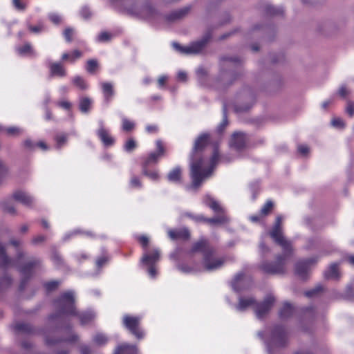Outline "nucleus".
I'll return each instance as SVG.
<instances>
[{"label": "nucleus", "instance_id": "nucleus-1", "mask_svg": "<svg viewBox=\"0 0 354 354\" xmlns=\"http://www.w3.org/2000/svg\"><path fill=\"white\" fill-rule=\"evenodd\" d=\"M209 140V134L203 133L195 140L192 151L190 154V176L192 180V187L197 188L208 178L214 167L218 160V151L214 149L209 165L202 155V151Z\"/></svg>", "mask_w": 354, "mask_h": 354}, {"label": "nucleus", "instance_id": "nucleus-2", "mask_svg": "<svg viewBox=\"0 0 354 354\" xmlns=\"http://www.w3.org/2000/svg\"><path fill=\"white\" fill-rule=\"evenodd\" d=\"M282 221V216H277L275 223L269 234L274 241L282 248L283 254L278 255L274 262L264 261L261 263V268L266 273L272 274L284 273L286 262L292 255V243L283 235Z\"/></svg>", "mask_w": 354, "mask_h": 354}, {"label": "nucleus", "instance_id": "nucleus-3", "mask_svg": "<svg viewBox=\"0 0 354 354\" xmlns=\"http://www.w3.org/2000/svg\"><path fill=\"white\" fill-rule=\"evenodd\" d=\"M200 252L203 254L202 265L205 270L213 272L223 267L225 258L216 254V250L209 245L206 239H201L194 243L190 254Z\"/></svg>", "mask_w": 354, "mask_h": 354}, {"label": "nucleus", "instance_id": "nucleus-4", "mask_svg": "<svg viewBox=\"0 0 354 354\" xmlns=\"http://www.w3.org/2000/svg\"><path fill=\"white\" fill-rule=\"evenodd\" d=\"M54 305L57 313L50 316L49 319L52 321L58 319L60 315H75L76 309L75 306L74 291L68 290L62 293L59 297L55 300Z\"/></svg>", "mask_w": 354, "mask_h": 354}, {"label": "nucleus", "instance_id": "nucleus-5", "mask_svg": "<svg viewBox=\"0 0 354 354\" xmlns=\"http://www.w3.org/2000/svg\"><path fill=\"white\" fill-rule=\"evenodd\" d=\"M288 343V333L285 328L280 325L274 326L266 337V344L269 354H274L278 349L284 347Z\"/></svg>", "mask_w": 354, "mask_h": 354}, {"label": "nucleus", "instance_id": "nucleus-6", "mask_svg": "<svg viewBox=\"0 0 354 354\" xmlns=\"http://www.w3.org/2000/svg\"><path fill=\"white\" fill-rule=\"evenodd\" d=\"M241 61L237 57H223L221 59V72L219 81L225 86H229L236 77V75L231 68L238 66Z\"/></svg>", "mask_w": 354, "mask_h": 354}, {"label": "nucleus", "instance_id": "nucleus-7", "mask_svg": "<svg viewBox=\"0 0 354 354\" xmlns=\"http://www.w3.org/2000/svg\"><path fill=\"white\" fill-rule=\"evenodd\" d=\"M203 203L211 208L214 212L220 214L214 218H206L205 222L211 225L223 224L227 221V216L224 214V209L219 203L209 195H206L203 198Z\"/></svg>", "mask_w": 354, "mask_h": 354}, {"label": "nucleus", "instance_id": "nucleus-8", "mask_svg": "<svg viewBox=\"0 0 354 354\" xmlns=\"http://www.w3.org/2000/svg\"><path fill=\"white\" fill-rule=\"evenodd\" d=\"M211 38L210 32H207L203 37L186 46H182L177 42H173L172 46L175 50L183 54H198L201 53Z\"/></svg>", "mask_w": 354, "mask_h": 354}, {"label": "nucleus", "instance_id": "nucleus-9", "mask_svg": "<svg viewBox=\"0 0 354 354\" xmlns=\"http://www.w3.org/2000/svg\"><path fill=\"white\" fill-rule=\"evenodd\" d=\"M141 317L125 315L123 317L122 323L124 327L129 330L138 339H142L144 332L140 327Z\"/></svg>", "mask_w": 354, "mask_h": 354}, {"label": "nucleus", "instance_id": "nucleus-10", "mask_svg": "<svg viewBox=\"0 0 354 354\" xmlns=\"http://www.w3.org/2000/svg\"><path fill=\"white\" fill-rule=\"evenodd\" d=\"M41 265L39 259L33 258L28 261L25 265L19 268V272L22 275V279L19 286L20 290H23L28 279L32 276L33 270Z\"/></svg>", "mask_w": 354, "mask_h": 354}, {"label": "nucleus", "instance_id": "nucleus-11", "mask_svg": "<svg viewBox=\"0 0 354 354\" xmlns=\"http://www.w3.org/2000/svg\"><path fill=\"white\" fill-rule=\"evenodd\" d=\"M274 301V297L272 295H268L262 302L256 303L254 312L257 317L258 319H263L271 310Z\"/></svg>", "mask_w": 354, "mask_h": 354}, {"label": "nucleus", "instance_id": "nucleus-12", "mask_svg": "<svg viewBox=\"0 0 354 354\" xmlns=\"http://www.w3.org/2000/svg\"><path fill=\"white\" fill-rule=\"evenodd\" d=\"M316 258H309L308 259L300 261L295 265V273L302 279H306L312 266L316 263Z\"/></svg>", "mask_w": 354, "mask_h": 354}, {"label": "nucleus", "instance_id": "nucleus-13", "mask_svg": "<svg viewBox=\"0 0 354 354\" xmlns=\"http://www.w3.org/2000/svg\"><path fill=\"white\" fill-rule=\"evenodd\" d=\"M156 144L157 151L156 152L151 153L148 156V157L142 163V166L148 167L151 165L156 164L159 158L164 156L165 147L162 145V142L160 140H157Z\"/></svg>", "mask_w": 354, "mask_h": 354}, {"label": "nucleus", "instance_id": "nucleus-14", "mask_svg": "<svg viewBox=\"0 0 354 354\" xmlns=\"http://www.w3.org/2000/svg\"><path fill=\"white\" fill-rule=\"evenodd\" d=\"M98 124L99 129L97 131L98 138L105 146H112L115 142L114 138L111 136L109 130L104 127L102 120H100Z\"/></svg>", "mask_w": 354, "mask_h": 354}, {"label": "nucleus", "instance_id": "nucleus-15", "mask_svg": "<svg viewBox=\"0 0 354 354\" xmlns=\"http://www.w3.org/2000/svg\"><path fill=\"white\" fill-rule=\"evenodd\" d=\"M246 281H248L243 272L237 273L231 282V286L235 292H240L247 288Z\"/></svg>", "mask_w": 354, "mask_h": 354}, {"label": "nucleus", "instance_id": "nucleus-16", "mask_svg": "<svg viewBox=\"0 0 354 354\" xmlns=\"http://www.w3.org/2000/svg\"><path fill=\"white\" fill-rule=\"evenodd\" d=\"M15 266V261L7 255L5 247L0 243V268L7 270Z\"/></svg>", "mask_w": 354, "mask_h": 354}, {"label": "nucleus", "instance_id": "nucleus-17", "mask_svg": "<svg viewBox=\"0 0 354 354\" xmlns=\"http://www.w3.org/2000/svg\"><path fill=\"white\" fill-rule=\"evenodd\" d=\"M160 250L154 249L151 253L145 252L141 259V263L145 266L155 265L160 259Z\"/></svg>", "mask_w": 354, "mask_h": 354}, {"label": "nucleus", "instance_id": "nucleus-18", "mask_svg": "<svg viewBox=\"0 0 354 354\" xmlns=\"http://www.w3.org/2000/svg\"><path fill=\"white\" fill-rule=\"evenodd\" d=\"M13 198L26 206H30L33 202L34 198L29 194L21 190H17L12 194Z\"/></svg>", "mask_w": 354, "mask_h": 354}, {"label": "nucleus", "instance_id": "nucleus-19", "mask_svg": "<svg viewBox=\"0 0 354 354\" xmlns=\"http://www.w3.org/2000/svg\"><path fill=\"white\" fill-rule=\"evenodd\" d=\"M246 135L241 132L234 133L232 136L230 145L237 150L242 149L246 144Z\"/></svg>", "mask_w": 354, "mask_h": 354}, {"label": "nucleus", "instance_id": "nucleus-20", "mask_svg": "<svg viewBox=\"0 0 354 354\" xmlns=\"http://www.w3.org/2000/svg\"><path fill=\"white\" fill-rule=\"evenodd\" d=\"M48 68L50 76L64 77L67 75L66 71L61 62H50Z\"/></svg>", "mask_w": 354, "mask_h": 354}, {"label": "nucleus", "instance_id": "nucleus-21", "mask_svg": "<svg viewBox=\"0 0 354 354\" xmlns=\"http://www.w3.org/2000/svg\"><path fill=\"white\" fill-rule=\"evenodd\" d=\"M190 10L189 6H185L178 10L172 11L166 16L165 19L169 22H174L185 17Z\"/></svg>", "mask_w": 354, "mask_h": 354}, {"label": "nucleus", "instance_id": "nucleus-22", "mask_svg": "<svg viewBox=\"0 0 354 354\" xmlns=\"http://www.w3.org/2000/svg\"><path fill=\"white\" fill-rule=\"evenodd\" d=\"M168 236L171 240H186L188 239L190 234L187 228H182L178 230H169Z\"/></svg>", "mask_w": 354, "mask_h": 354}, {"label": "nucleus", "instance_id": "nucleus-23", "mask_svg": "<svg viewBox=\"0 0 354 354\" xmlns=\"http://www.w3.org/2000/svg\"><path fill=\"white\" fill-rule=\"evenodd\" d=\"M100 85L104 95V102L106 104H109L111 101L115 94L113 85L111 82H102Z\"/></svg>", "mask_w": 354, "mask_h": 354}, {"label": "nucleus", "instance_id": "nucleus-24", "mask_svg": "<svg viewBox=\"0 0 354 354\" xmlns=\"http://www.w3.org/2000/svg\"><path fill=\"white\" fill-rule=\"evenodd\" d=\"M64 333L68 336L66 337L65 338H64L63 339L52 340V339H50L49 338H46V344L48 345H50V344H56V343H57L59 342H62V341L67 342H75L78 339V336L73 332L71 328H64Z\"/></svg>", "mask_w": 354, "mask_h": 354}, {"label": "nucleus", "instance_id": "nucleus-25", "mask_svg": "<svg viewBox=\"0 0 354 354\" xmlns=\"http://www.w3.org/2000/svg\"><path fill=\"white\" fill-rule=\"evenodd\" d=\"M256 305V300L252 297H240L239 298V303L236 305V309L239 311H243L250 306Z\"/></svg>", "mask_w": 354, "mask_h": 354}, {"label": "nucleus", "instance_id": "nucleus-26", "mask_svg": "<svg viewBox=\"0 0 354 354\" xmlns=\"http://www.w3.org/2000/svg\"><path fill=\"white\" fill-rule=\"evenodd\" d=\"M138 351L135 345L124 343L115 348L114 354H137Z\"/></svg>", "mask_w": 354, "mask_h": 354}, {"label": "nucleus", "instance_id": "nucleus-27", "mask_svg": "<svg viewBox=\"0 0 354 354\" xmlns=\"http://www.w3.org/2000/svg\"><path fill=\"white\" fill-rule=\"evenodd\" d=\"M182 170L178 166L172 169L167 176V180L172 183L178 184L181 182Z\"/></svg>", "mask_w": 354, "mask_h": 354}, {"label": "nucleus", "instance_id": "nucleus-28", "mask_svg": "<svg viewBox=\"0 0 354 354\" xmlns=\"http://www.w3.org/2000/svg\"><path fill=\"white\" fill-rule=\"evenodd\" d=\"M75 316H77L79 317L82 325H85L91 322L95 318V315L93 311L88 310L80 314L76 312V315Z\"/></svg>", "mask_w": 354, "mask_h": 354}, {"label": "nucleus", "instance_id": "nucleus-29", "mask_svg": "<svg viewBox=\"0 0 354 354\" xmlns=\"http://www.w3.org/2000/svg\"><path fill=\"white\" fill-rule=\"evenodd\" d=\"M325 277L328 279H337L339 277L338 264L333 263L324 272Z\"/></svg>", "mask_w": 354, "mask_h": 354}, {"label": "nucleus", "instance_id": "nucleus-30", "mask_svg": "<svg viewBox=\"0 0 354 354\" xmlns=\"http://www.w3.org/2000/svg\"><path fill=\"white\" fill-rule=\"evenodd\" d=\"M93 101L88 97H82L80 99L79 108L82 113H87L89 112Z\"/></svg>", "mask_w": 354, "mask_h": 354}, {"label": "nucleus", "instance_id": "nucleus-31", "mask_svg": "<svg viewBox=\"0 0 354 354\" xmlns=\"http://www.w3.org/2000/svg\"><path fill=\"white\" fill-rule=\"evenodd\" d=\"M294 312L293 307L290 305V304L286 302L284 303L283 307L279 311V317L281 319H286L290 317Z\"/></svg>", "mask_w": 354, "mask_h": 354}, {"label": "nucleus", "instance_id": "nucleus-32", "mask_svg": "<svg viewBox=\"0 0 354 354\" xmlns=\"http://www.w3.org/2000/svg\"><path fill=\"white\" fill-rule=\"evenodd\" d=\"M265 11L267 15L270 16H279L283 14V8L282 7H276L272 5H267L265 8Z\"/></svg>", "mask_w": 354, "mask_h": 354}, {"label": "nucleus", "instance_id": "nucleus-33", "mask_svg": "<svg viewBox=\"0 0 354 354\" xmlns=\"http://www.w3.org/2000/svg\"><path fill=\"white\" fill-rule=\"evenodd\" d=\"M18 54L21 55H24L26 54H30L31 55H35V50H33L31 44L30 43H26L21 46H18L16 48Z\"/></svg>", "mask_w": 354, "mask_h": 354}, {"label": "nucleus", "instance_id": "nucleus-34", "mask_svg": "<svg viewBox=\"0 0 354 354\" xmlns=\"http://www.w3.org/2000/svg\"><path fill=\"white\" fill-rule=\"evenodd\" d=\"M15 330L17 332L22 333L30 334L33 333L32 326L26 323H17L14 326Z\"/></svg>", "mask_w": 354, "mask_h": 354}, {"label": "nucleus", "instance_id": "nucleus-35", "mask_svg": "<svg viewBox=\"0 0 354 354\" xmlns=\"http://www.w3.org/2000/svg\"><path fill=\"white\" fill-rule=\"evenodd\" d=\"M73 84L79 89L84 91L88 88V84L85 80L80 76H75L73 80Z\"/></svg>", "mask_w": 354, "mask_h": 354}, {"label": "nucleus", "instance_id": "nucleus-36", "mask_svg": "<svg viewBox=\"0 0 354 354\" xmlns=\"http://www.w3.org/2000/svg\"><path fill=\"white\" fill-rule=\"evenodd\" d=\"M67 140V134L63 133H57L55 137V140L56 142V147L57 149H60L61 147H62L66 143Z\"/></svg>", "mask_w": 354, "mask_h": 354}, {"label": "nucleus", "instance_id": "nucleus-37", "mask_svg": "<svg viewBox=\"0 0 354 354\" xmlns=\"http://www.w3.org/2000/svg\"><path fill=\"white\" fill-rule=\"evenodd\" d=\"M82 56V53L78 50H75L71 54L65 53L62 55V60H70L73 62L76 59L80 58Z\"/></svg>", "mask_w": 354, "mask_h": 354}, {"label": "nucleus", "instance_id": "nucleus-38", "mask_svg": "<svg viewBox=\"0 0 354 354\" xmlns=\"http://www.w3.org/2000/svg\"><path fill=\"white\" fill-rule=\"evenodd\" d=\"M93 341L97 345L102 346L106 344L108 338L104 334L97 333L93 336Z\"/></svg>", "mask_w": 354, "mask_h": 354}, {"label": "nucleus", "instance_id": "nucleus-39", "mask_svg": "<svg viewBox=\"0 0 354 354\" xmlns=\"http://www.w3.org/2000/svg\"><path fill=\"white\" fill-rule=\"evenodd\" d=\"M273 207V202L271 200L267 201L260 210L261 215L263 216L268 215L272 210Z\"/></svg>", "mask_w": 354, "mask_h": 354}, {"label": "nucleus", "instance_id": "nucleus-40", "mask_svg": "<svg viewBox=\"0 0 354 354\" xmlns=\"http://www.w3.org/2000/svg\"><path fill=\"white\" fill-rule=\"evenodd\" d=\"M135 128V123L126 118L122 119V129L123 131L129 132Z\"/></svg>", "mask_w": 354, "mask_h": 354}, {"label": "nucleus", "instance_id": "nucleus-41", "mask_svg": "<svg viewBox=\"0 0 354 354\" xmlns=\"http://www.w3.org/2000/svg\"><path fill=\"white\" fill-rule=\"evenodd\" d=\"M137 147V143L133 138H129L124 145V150L128 153L133 151Z\"/></svg>", "mask_w": 354, "mask_h": 354}, {"label": "nucleus", "instance_id": "nucleus-42", "mask_svg": "<svg viewBox=\"0 0 354 354\" xmlns=\"http://www.w3.org/2000/svg\"><path fill=\"white\" fill-rule=\"evenodd\" d=\"M196 73V75H197L198 81L201 84H203L205 82V78L207 75V71L203 67H199L197 68Z\"/></svg>", "mask_w": 354, "mask_h": 354}, {"label": "nucleus", "instance_id": "nucleus-43", "mask_svg": "<svg viewBox=\"0 0 354 354\" xmlns=\"http://www.w3.org/2000/svg\"><path fill=\"white\" fill-rule=\"evenodd\" d=\"M147 167L142 166L143 175L149 177L152 180H157L158 179V174L155 171H149Z\"/></svg>", "mask_w": 354, "mask_h": 354}, {"label": "nucleus", "instance_id": "nucleus-44", "mask_svg": "<svg viewBox=\"0 0 354 354\" xmlns=\"http://www.w3.org/2000/svg\"><path fill=\"white\" fill-rule=\"evenodd\" d=\"M223 120L217 128L218 133H222L228 124L225 106L223 107Z\"/></svg>", "mask_w": 354, "mask_h": 354}, {"label": "nucleus", "instance_id": "nucleus-45", "mask_svg": "<svg viewBox=\"0 0 354 354\" xmlns=\"http://www.w3.org/2000/svg\"><path fill=\"white\" fill-rule=\"evenodd\" d=\"M12 279L7 274L0 279V290L7 288L10 286Z\"/></svg>", "mask_w": 354, "mask_h": 354}, {"label": "nucleus", "instance_id": "nucleus-46", "mask_svg": "<svg viewBox=\"0 0 354 354\" xmlns=\"http://www.w3.org/2000/svg\"><path fill=\"white\" fill-rule=\"evenodd\" d=\"M1 207L3 211L10 213V214H15L16 210L15 207L10 204L8 201H3L1 203Z\"/></svg>", "mask_w": 354, "mask_h": 354}, {"label": "nucleus", "instance_id": "nucleus-47", "mask_svg": "<svg viewBox=\"0 0 354 354\" xmlns=\"http://www.w3.org/2000/svg\"><path fill=\"white\" fill-rule=\"evenodd\" d=\"M98 67V63L96 59H89L86 63V71L88 73H93L94 71Z\"/></svg>", "mask_w": 354, "mask_h": 354}, {"label": "nucleus", "instance_id": "nucleus-48", "mask_svg": "<svg viewBox=\"0 0 354 354\" xmlns=\"http://www.w3.org/2000/svg\"><path fill=\"white\" fill-rule=\"evenodd\" d=\"M323 290V287L321 285H318L314 288L306 291L305 292V295L308 297H313L315 295H317L319 292H322Z\"/></svg>", "mask_w": 354, "mask_h": 354}, {"label": "nucleus", "instance_id": "nucleus-49", "mask_svg": "<svg viewBox=\"0 0 354 354\" xmlns=\"http://www.w3.org/2000/svg\"><path fill=\"white\" fill-rule=\"evenodd\" d=\"M6 133L10 136H18L23 132V130L17 127H10L5 129Z\"/></svg>", "mask_w": 354, "mask_h": 354}, {"label": "nucleus", "instance_id": "nucleus-50", "mask_svg": "<svg viewBox=\"0 0 354 354\" xmlns=\"http://www.w3.org/2000/svg\"><path fill=\"white\" fill-rule=\"evenodd\" d=\"M59 283L60 282L58 281H52L44 283V287L46 288V290L53 291L58 287Z\"/></svg>", "mask_w": 354, "mask_h": 354}, {"label": "nucleus", "instance_id": "nucleus-51", "mask_svg": "<svg viewBox=\"0 0 354 354\" xmlns=\"http://www.w3.org/2000/svg\"><path fill=\"white\" fill-rule=\"evenodd\" d=\"M130 185L133 188H141L142 183L140 178L136 176H132L130 180Z\"/></svg>", "mask_w": 354, "mask_h": 354}, {"label": "nucleus", "instance_id": "nucleus-52", "mask_svg": "<svg viewBox=\"0 0 354 354\" xmlns=\"http://www.w3.org/2000/svg\"><path fill=\"white\" fill-rule=\"evenodd\" d=\"M51 259L53 261V263L57 266H59L63 263V259L62 256L57 252H54L52 254Z\"/></svg>", "mask_w": 354, "mask_h": 354}, {"label": "nucleus", "instance_id": "nucleus-53", "mask_svg": "<svg viewBox=\"0 0 354 354\" xmlns=\"http://www.w3.org/2000/svg\"><path fill=\"white\" fill-rule=\"evenodd\" d=\"M111 38V35L107 32H101L97 38V41L99 42H104L109 41Z\"/></svg>", "mask_w": 354, "mask_h": 354}, {"label": "nucleus", "instance_id": "nucleus-54", "mask_svg": "<svg viewBox=\"0 0 354 354\" xmlns=\"http://www.w3.org/2000/svg\"><path fill=\"white\" fill-rule=\"evenodd\" d=\"M49 19L55 24H59L62 21L61 17L55 12H51L48 15Z\"/></svg>", "mask_w": 354, "mask_h": 354}, {"label": "nucleus", "instance_id": "nucleus-55", "mask_svg": "<svg viewBox=\"0 0 354 354\" xmlns=\"http://www.w3.org/2000/svg\"><path fill=\"white\" fill-rule=\"evenodd\" d=\"M74 30L71 28H67L65 29L64 32V36L68 42H71L72 41V36L74 34Z\"/></svg>", "mask_w": 354, "mask_h": 354}, {"label": "nucleus", "instance_id": "nucleus-56", "mask_svg": "<svg viewBox=\"0 0 354 354\" xmlns=\"http://www.w3.org/2000/svg\"><path fill=\"white\" fill-rule=\"evenodd\" d=\"M251 192L252 193V199L255 200L257 198V194L259 189V182H256L250 185Z\"/></svg>", "mask_w": 354, "mask_h": 354}, {"label": "nucleus", "instance_id": "nucleus-57", "mask_svg": "<svg viewBox=\"0 0 354 354\" xmlns=\"http://www.w3.org/2000/svg\"><path fill=\"white\" fill-rule=\"evenodd\" d=\"M24 146L26 149L30 151H32L36 147L37 145L35 144L30 139H26L24 142Z\"/></svg>", "mask_w": 354, "mask_h": 354}, {"label": "nucleus", "instance_id": "nucleus-58", "mask_svg": "<svg viewBox=\"0 0 354 354\" xmlns=\"http://www.w3.org/2000/svg\"><path fill=\"white\" fill-rule=\"evenodd\" d=\"M12 4L19 10H24L26 8L25 3L21 0H12Z\"/></svg>", "mask_w": 354, "mask_h": 354}, {"label": "nucleus", "instance_id": "nucleus-59", "mask_svg": "<svg viewBox=\"0 0 354 354\" xmlns=\"http://www.w3.org/2000/svg\"><path fill=\"white\" fill-rule=\"evenodd\" d=\"M346 111L351 117H353L354 115V102H353L348 101L347 102Z\"/></svg>", "mask_w": 354, "mask_h": 354}, {"label": "nucleus", "instance_id": "nucleus-60", "mask_svg": "<svg viewBox=\"0 0 354 354\" xmlns=\"http://www.w3.org/2000/svg\"><path fill=\"white\" fill-rule=\"evenodd\" d=\"M109 261V257L106 256H102L98 258L96 261V266L100 268L102 267Z\"/></svg>", "mask_w": 354, "mask_h": 354}, {"label": "nucleus", "instance_id": "nucleus-61", "mask_svg": "<svg viewBox=\"0 0 354 354\" xmlns=\"http://www.w3.org/2000/svg\"><path fill=\"white\" fill-rule=\"evenodd\" d=\"M80 15L84 19H88L91 16V12L88 8L84 6L81 9Z\"/></svg>", "mask_w": 354, "mask_h": 354}, {"label": "nucleus", "instance_id": "nucleus-62", "mask_svg": "<svg viewBox=\"0 0 354 354\" xmlns=\"http://www.w3.org/2000/svg\"><path fill=\"white\" fill-rule=\"evenodd\" d=\"M338 94L342 97L345 98L350 94V91L346 86H342L338 91Z\"/></svg>", "mask_w": 354, "mask_h": 354}, {"label": "nucleus", "instance_id": "nucleus-63", "mask_svg": "<svg viewBox=\"0 0 354 354\" xmlns=\"http://www.w3.org/2000/svg\"><path fill=\"white\" fill-rule=\"evenodd\" d=\"M147 272L151 278H155L157 275V270L155 265L147 266Z\"/></svg>", "mask_w": 354, "mask_h": 354}, {"label": "nucleus", "instance_id": "nucleus-64", "mask_svg": "<svg viewBox=\"0 0 354 354\" xmlns=\"http://www.w3.org/2000/svg\"><path fill=\"white\" fill-rule=\"evenodd\" d=\"M331 124L333 127H337V128H342L344 126L343 120L340 118H334L331 121Z\"/></svg>", "mask_w": 354, "mask_h": 354}]
</instances>
